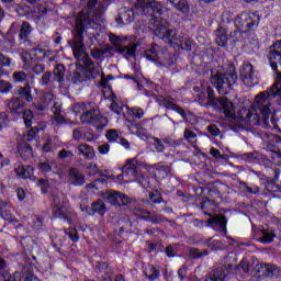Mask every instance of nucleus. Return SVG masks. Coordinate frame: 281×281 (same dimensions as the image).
Masks as SVG:
<instances>
[{
	"instance_id": "obj_12",
	"label": "nucleus",
	"mask_w": 281,
	"mask_h": 281,
	"mask_svg": "<svg viewBox=\"0 0 281 281\" xmlns=\"http://www.w3.org/2000/svg\"><path fill=\"white\" fill-rule=\"evenodd\" d=\"M254 273H259L263 278H277L280 273L278 266L271 263H257L252 269Z\"/></svg>"
},
{
	"instance_id": "obj_64",
	"label": "nucleus",
	"mask_w": 281,
	"mask_h": 281,
	"mask_svg": "<svg viewBox=\"0 0 281 281\" xmlns=\"http://www.w3.org/2000/svg\"><path fill=\"white\" fill-rule=\"evenodd\" d=\"M38 170L43 172V175H47V172H52V165L49 162H41Z\"/></svg>"
},
{
	"instance_id": "obj_32",
	"label": "nucleus",
	"mask_w": 281,
	"mask_h": 281,
	"mask_svg": "<svg viewBox=\"0 0 281 281\" xmlns=\"http://www.w3.org/2000/svg\"><path fill=\"white\" fill-rule=\"evenodd\" d=\"M146 8H150V10H153V12H155V14H164V12L166 10L164 8V5H161L156 0H149L148 2H146Z\"/></svg>"
},
{
	"instance_id": "obj_6",
	"label": "nucleus",
	"mask_w": 281,
	"mask_h": 281,
	"mask_svg": "<svg viewBox=\"0 0 281 281\" xmlns=\"http://www.w3.org/2000/svg\"><path fill=\"white\" fill-rule=\"evenodd\" d=\"M206 94H207L209 102L213 104V106H220V109H222L226 117L236 116V110L234 109V103L229 101V99L225 97L216 98V95L214 94V89H212V87L206 88Z\"/></svg>"
},
{
	"instance_id": "obj_40",
	"label": "nucleus",
	"mask_w": 281,
	"mask_h": 281,
	"mask_svg": "<svg viewBox=\"0 0 281 281\" xmlns=\"http://www.w3.org/2000/svg\"><path fill=\"white\" fill-rule=\"evenodd\" d=\"M204 245H206V247H210V249L215 251L216 249H221L223 241L218 239L209 238L204 240Z\"/></svg>"
},
{
	"instance_id": "obj_42",
	"label": "nucleus",
	"mask_w": 281,
	"mask_h": 281,
	"mask_svg": "<svg viewBox=\"0 0 281 281\" xmlns=\"http://www.w3.org/2000/svg\"><path fill=\"white\" fill-rule=\"evenodd\" d=\"M22 117L24 120L25 126L30 128V126H32V120H34V113L32 112V110H24L22 112Z\"/></svg>"
},
{
	"instance_id": "obj_31",
	"label": "nucleus",
	"mask_w": 281,
	"mask_h": 281,
	"mask_svg": "<svg viewBox=\"0 0 281 281\" xmlns=\"http://www.w3.org/2000/svg\"><path fill=\"white\" fill-rule=\"evenodd\" d=\"M106 213V205H104V201L98 200L92 204V214H100V216H104Z\"/></svg>"
},
{
	"instance_id": "obj_56",
	"label": "nucleus",
	"mask_w": 281,
	"mask_h": 281,
	"mask_svg": "<svg viewBox=\"0 0 281 281\" xmlns=\"http://www.w3.org/2000/svg\"><path fill=\"white\" fill-rule=\"evenodd\" d=\"M116 205L117 206L128 205V196H126L125 194H122L121 192H117Z\"/></svg>"
},
{
	"instance_id": "obj_62",
	"label": "nucleus",
	"mask_w": 281,
	"mask_h": 281,
	"mask_svg": "<svg viewBox=\"0 0 281 281\" xmlns=\"http://www.w3.org/2000/svg\"><path fill=\"white\" fill-rule=\"evenodd\" d=\"M183 137L184 139H187V142H194V138L196 137V133H194L192 130H184V133H183Z\"/></svg>"
},
{
	"instance_id": "obj_27",
	"label": "nucleus",
	"mask_w": 281,
	"mask_h": 281,
	"mask_svg": "<svg viewBox=\"0 0 281 281\" xmlns=\"http://www.w3.org/2000/svg\"><path fill=\"white\" fill-rule=\"evenodd\" d=\"M133 212L139 221H150L153 214V212L143 207H135Z\"/></svg>"
},
{
	"instance_id": "obj_8",
	"label": "nucleus",
	"mask_w": 281,
	"mask_h": 281,
	"mask_svg": "<svg viewBox=\"0 0 281 281\" xmlns=\"http://www.w3.org/2000/svg\"><path fill=\"white\" fill-rule=\"evenodd\" d=\"M113 46H115L114 52L121 54L124 58H135V53L137 52V44H130L127 46H122V38L115 35L110 37Z\"/></svg>"
},
{
	"instance_id": "obj_19",
	"label": "nucleus",
	"mask_w": 281,
	"mask_h": 281,
	"mask_svg": "<svg viewBox=\"0 0 281 281\" xmlns=\"http://www.w3.org/2000/svg\"><path fill=\"white\" fill-rule=\"evenodd\" d=\"M65 65L57 64L53 69V82H65Z\"/></svg>"
},
{
	"instance_id": "obj_55",
	"label": "nucleus",
	"mask_w": 281,
	"mask_h": 281,
	"mask_svg": "<svg viewBox=\"0 0 281 281\" xmlns=\"http://www.w3.org/2000/svg\"><path fill=\"white\" fill-rule=\"evenodd\" d=\"M149 201H151V203H162L164 202V198L161 196V193L159 192H150L149 193Z\"/></svg>"
},
{
	"instance_id": "obj_24",
	"label": "nucleus",
	"mask_w": 281,
	"mask_h": 281,
	"mask_svg": "<svg viewBox=\"0 0 281 281\" xmlns=\"http://www.w3.org/2000/svg\"><path fill=\"white\" fill-rule=\"evenodd\" d=\"M215 43L218 47H227V34L225 33V29H217L215 32Z\"/></svg>"
},
{
	"instance_id": "obj_39",
	"label": "nucleus",
	"mask_w": 281,
	"mask_h": 281,
	"mask_svg": "<svg viewBox=\"0 0 281 281\" xmlns=\"http://www.w3.org/2000/svg\"><path fill=\"white\" fill-rule=\"evenodd\" d=\"M86 80H89L87 78V74H85V69L81 71H75L72 74V81L75 85H80V82H85Z\"/></svg>"
},
{
	"instance_id": "obj_30",
	"label": "nucleus",
	"mask_w": 281,
	"mask_h": 281,
	"mask_svg": "<svg viewBox=\"0 0 281 281\" xmlns=\"http://www.w3.org/2000/svg\"><path fill=\"white\" fill-rule=\"evenodd\" d=\"M144 276H146L148 280H157V278H159V270L149 265L144 268Z\"/></svg>"
},
{
	"instance_id": "obj_41",
	"label": "nucleus",
	"mask_w": 281,
	"mask_h": 281,
	"mask_svg": "<svg viewBox=\"0 0 281 281\" xmlns=\"http://www.w3.org/2000/svg\"><path fill=\"white\" fill-rule=\"evenodd\" d=\"M88 106H91L90 103H75L72 106V111L74 113H76V115H83L85 111H87Z\"/></svg>"
},
{
	"instance_id": "obj_33",
	"label": "nucleus",
	"mask_w": 281,
	"mask_h": 281,
	"mask_svg": "<svg viewBox=\"0 0 281 281\" xmlns=\"http://www.w3.org/2000/svg\"><path fill=\"white\" fill-rule=\"evenodd\" d=\"M150 140H151V146L154 147V150H156V153L166 151V145H164V140L161 138L151 136Z\"/></svg>"
},
{
	"instance_id": "obj_36",
	"label": "nucleus",
	"mask_w": 281,
	"mask_h": 281,
	"mask_svg": "<svg viewBox=\"0 0 281 281\" xmlns=\"http://www.w3.org/2000/svg\"><path fill=\"white\" fill-rule=\"evenodd\" d=\"M19 153L22 159H30L33 155L32 146L25 144L19 148Z\"/></svg>"
},
{
	"instance_id": "obj_1",
	"label": "nucleus",
	"mask_w": 281,
	"mask_h": 281,
	"mask_svg": "<svg viewBox=\"0 0 281 281\" xmlns=\"http://www.w3.org/2000/svg\"><path fill=\"white\" fill-rule=\"evenodd\" d=\"M100 19L102 14L98 13L94 15V19H91L89 12L82 11L76 18L75 29L72 31L74 38L68 42L70 47H72L74 56L80 65L86 67L85 74L88 80L91 78H98L102 68L99 64H95L91 60V57L85 52V32L100 25Z\"/></svg>"
},
{
	"instance_id": "obj_28",
	"label": "nucleus",
	"mask_w": 281,
	"mask_h": 281,
	"mask_svg": "<svg viewBox=\"0 0 281 281\" xmlns=\"http://www.w3.org/2000/svg\"><path fill=\"white\" fill-rule=\"evenodd\" d=\"M239 190H243L245 194H260V187L258 186L249 187L247 182H243V181L239 182Z\"/></svg>"
},
{
	"instance_id": "obj_63",
	"label": "nucleus",
	"mask_w": 281,
	"mask_h": 281,
	"mask_svg": "<svg viewBox=\"0 0 281 281\" xmlns=\"http://www.w3.org/2000/svg\"><path fill=\"white\" fill-rule=\"evenodd\" d=\"M52 124H55V126L65 124V116H63V114H54L52 116Z\"/></svg>"
},
{
	"instance_id": "obj_59",
	"label": "nucleus",
	"mask_w": 281,
	"mask_h": 281,
	"mask_svg": "<svg viewBox=\"0 0 281 281\" xmlns=\"http://www.w3.org/2000/svg\"><path fill=\"white\" fill-rule=\"evenodd\" d=\"M225 262L228 265H237L238 256L236 255V252H228V255L225 257Z\"/></svg>"
},
{
	"instance_id": "obj_45",
	"label": "nucleus",
	"mask_w": 281,
	"mask_h": 281,
	"mask_svg": "<svg viewBox=\"0 0 281 281\" xmlns=\"http://www.w3.org/2000/svg\"><path fill=\"white\" fill-rule=\"evenodd\" d=\"M104 54H109V48L100 49V48H93L91 49V56L94 58V60H100L104 58Z\"/></svg>"
},
{
	"instance_id": "obj_49",
	"label": "nucleus",
	"mask_w": 281,
	"mask_h": 281,
	"mask_svg": "<svg viewBox=\"0 0 281 281\" xmlns=\"http://www.w3.org/2000/svg\"><path fill=\"white\" fill-rule=\"evenodd\" d=\"M105 137L108 142H111L113 144L117 142V139H120V134L117 133V130H109L105 134Z\"/></svg>"
},
{
	"instance_id": "obj_22",
	"label": "nucleus",
	"mask_w": 281,
	"mask_h": 281,
	"mask_svg": "<svg viewBox=\"0 0 281 281\" xmlns=\"http://www.w3.org/2000/svg\"><path fill=\"white\" fill-rule=\"evenodd\" d=\"M53 214L55 218H64L67 223H71V218H69V211H67V207L65 206L55 205Z\"/></svg>"
},
{
	"instance_id": "obj_53",
	"label": "nucleus",
	"mask_w": 281,
	"mask_h": 281,
	"mask_svg": "<svg viewBox=\"0 0 281 281\" xmlns=\"http://www.w3.org/2000/svg\"><path fill=\"white\" fill-rule=\"evenodd\" d=\"M113 99H112V103L110 105V109L116 113V115H122V105L117 104V101H115V94H112Z\"/></svg>"
},
{
	"instance_id": "obj_34",
	"label": "nucleus",
	"mask_w": 281,
	"mask_h": 281,
	"mask_svg": "<svg viewBox=\"0 0 281 281\" xmlns=\"http://www.w3.org/2000/svg\"><path fill=\"white\" fill-rule=\"evenodd\" d=\"M30 34H32V25L30 24V22H23L20 27V35H19L21 41H25V38H27Z\"/></svg>"
},
{
	"instance_id": "obj_54",
	"label": "nucleus",
	"mask_w": 281,
	"mask_h": 281,
	"mask_svg": "<svg viewBox=\"0 0 281 281\" xmlns=\"http://www.w3.org/2000/svg\"><path fill=\"white\" fill-rule=\"evenodd\" d=\"M10 91H12V83L0 80V93H10Z\"/></svg>"
},
{
	"instance_id": "obj_51",
	"label": "nucleus",
	"mask_w": 281,
	"mask_h": 281,
	"mask_svg": "<svg viewBox=\"0 0 281 281\" xmlns=\"http://www.w3.org/2000/svg\"><path fill=\"white\" fill-rule=\"evenodd\" d=\"M66 235L72 240V243H78L80 240V236H78V231L74 227H70L65 231Z\"/></svg>"
},
{
	"instance_id": "obj_43",
	"label": "nucleus",
	"mask_w": 281,
	"mask_h": 281,
	"mask_svg": "<svg viewBox=\"0 0 281 281\" xmlns=\"http://www.w3.org/2000/svg\"><path fill=\"white\" fill-rule=\"evenodd\" d=\"M53 72L52 71H46L42 75L41 79H40V85L42 87H49V85L52 83V81H54V79H52Z\"/></svg>"
},
{
	"instance_id": "obj_29",
	"label": "nucleus",
	"mask_w": 281,
	"mask_h": 281,
	"mask_svg": "<svg viewBox=\"0 0 281 281\" xmlns=\"http://www.w3.org/2000/svg\"><path fill=\"white\" fill-rule=\"evenodd\" d=\"M97 269H99V271L102 273L104 272L105 276H102V280L103 281H111V273L112 270L111 268H109V265H106V262L101 261L97 265Z\"/></svg>"
},
{
	"instance_id": "obj_35",
	"label": "nucleus",
	"mask_w": 281,
	"mask_h": 281,
	"mask_svg": "<svg viewBox=\"0 0 281 281\" xmlns=\"http://www.w3.org/2000/svg\"><path fill=\"white\" fill-rule=\"evenodd\" d=\"M120 21H124L125 25L135 21V12L133 10H126L120 14Z\"/></svg>"
},
{
	"instance_id": "obj_16",
	"label": "nucleus",
	"mask_w": 281,
	"mask_h": 281,
	"mask_svg": "<svg viewBox=\"0 0 281 281\" xmlns=\"http://www.w3.org/2000/svg\"><path fill=\"white\" fill-rule=\"evenodd\" d=\"M207 226H215L220 232L227 233V217L224 215H215L206 221Z\"/></svg>"
},
{
	"instance_id": "obj_60",
	"label": "nucleus",
	"mask_w": 281,
	"mask_h": 281,
	"mask_svg": "<svg viewBox=\"0 0 281 281\" xmlns=\"http://www.w3.org/2000/svg\"><path fill=\"white\" fill-rule=\"evenodd\" d=\"M10 65H12V59L3 53H0V67H10Z\"/></svg>"
},
{
	"instance_id": "obj_20",
	"label": "nucleus",
	"mask_w": 281,
	"mask_h": 281,
	"mask_svg": "<svg viewBox=\"0 0 281 281\" xmlns=\"http://www.w3.org/2000/svg\"><path fill=\"white\" fill-rule=\"evenodd\" d=\"M18 177L21 179H30L34 175V168L32 166L19 165L15 169Z\"/></svg>"
},
{
	"instance_id": "obj_48",
	"label": "nucleus",
	"mask_w": 281,
	"mask_h": 281,
	"mask_svg": "<svg viewBox=\"0 0 281 281\" xmlns=\"http://www.w3.org/2000/svg\"><path fill=\"white\" fill-rule=\"evenodd\" d=\"M38 137V130L36 127H33L27 131V133L24 135V142H33V139H36Z\"/></svg>"
},
{
	"instance_id": "obj_38",
	"label": "nucleus",
	"mask_w": 281,
	"mask_h": 281,
	"mask_svg": "<svg viewBox=\"0 0 281 281\" xmlns=\"http://www.w3.org/2000/svg\"><path fill=\"white\" fill-rule=\"evenodd\" d=\"M274 238H276V234L269 233L267 231H261V237L259 238V243L267 245L269 243H273Z\"/></svg>"
},
{
	"instance_id": "obj_37",
	"label": "nucleus",
	"mask_w": 281,
	"mask_h": 281,
	"mask_svg": "<svg viewBox=\"0 0 281 281\" xmlns=\"http://www.w3.org/2000/svg\"><path fill=\"white\" fill-rule=\"evenodd\" d=\"M210 254V251L207 250H203L201 251L199 248H189V256L190 258H193V259H199V258H203V256H207Z\"/></svg>"
},
{
	"instance_id": "obj_10",
	"label": "nucleus",
	"mask_w": 281,
	"mask_h": 281,
	"mask_svg": "<svg viewBox=\"0 0 281 281\" xmlns=\"http://www.w3.org/2000/svg\"><path fill=\"white\" fill-rule=\"evenodd\" d=\"M268 60L271 69L278 71V65L281 67V41L276 42L269 47Z\"/></svg>"
},
{
	"instance_id": "obj_46",
	"label": "nucleus",
	"mask_w": 281,
	"mask_h": 281,
	"mask_svg": "<svg viewBox=\"0 0 281 281\" xmlns=\"http://www.w3.org/2000/svg\"><path fill=\"white\" fill-rule=\"evenodd\" d=\"M247 32H243L241 30H235L234 32H231V38H234L237 43H243L245 41V35Z\"/></svg>"
},
{
	"instance_id": "obj_21",
	"label": "nucleus",
	"mask_w": 281,
	"mask_h": 281,
	"mask_svg": "<svg viewBox=\"0 0 281 281\" xmlns=\"http://www.w3.org/2000/svg\"><path fill=\"white\" fill-rule=\"evenodd\" d=\"M225 276V269L216 268L207 274L205 281H224Z\"/></svg>"
},
{
	"instance_id": "obj_18",
	"label": "nucleus",
	"mask_w": 281,
	"mask_h": 281,
	"mask_svg": "<svg viewBox=\"0 0 281 281\" xmlns=\"http://www.w3.org/2000/svg\"><path fill=\"white\" fill-rule=\"evenodd\" d=\"M159 54H161V46L158 44H153L150 49L145 50V57L153 63L160 60L161 57H159Z\"/></svg>"
},
{
	"instance_id": "obj_17",
	"label": "nucleus",
	"mask_w": 281,
	"mask_h": 281,
	"mask_svg": "<svg viewBox=\"0 0 281 281\" xmlns=\"http://www.w3.org/2000/svg\"><path fill=\"white\" fill-rule=\"evenodd\" d=\"M69 181L72 186H85V175L76 168L69 170Z\"/></svg>"
},
{
	"instance_id": "obj_61",
	"label": "nucleus",
	"mask_w": 281,
	"mask_h": 281,
	"mask_svg": "<svg viewBox=\"0 0 281 281\" xmlns=\"http://www.w3.org/2000/svg\"><path fill=\"white\" fill-rule=\"evenodd\" d=\"M105 201L111 205H117V192H110L105 195Z\"/></svg>"
},
{
	"instance_id": "obj_57",
	"label": "nucleus",
	"mask_w": 281,
	"mask_h": 281,
	"mask_svg": "<svg viewBox=\"0 0 281 281\" xmlns=\"http://www.w3.org/2000/svg\"><path fill=\"white\" fill-rule=\"evenodd\" d=\"M245 161H255V159H260V154L252 151V153H246L241 156Z\"/></svg>"
},
{
	"instance_id": "obj_14",
	"label": "nucleus",
	"mask_w": 281,
	"mask_h": 281,
	"mask_svg": "<svg viewBox=\"0 0 281 281\" xmlns=\"http://www.w3.org/2000/svg\"><path fill=\"white\" fill-rule=\"evenodd\" d=\"M172 97H165L160 99V104L161 106H165V109H169L170 111H176V113H179L183 120H188V113H186V110H183L181 106L178 104H175L172 101Z\"/></svg>"
},
{
	"instance_id": "obj_7",
	"label": "nucleus",
	"mask_w": 281,
	"mask_h": 281,
	"mask_svg": "<svg viewBox=\"0 0 281 281\" xmlns=\"http://www.w3.org/2000/svg\"><path fill=\"white\" fill-rule=\"evenodd\" d=\"M260 15L254 12H241L235 18V26L241 32H250L254 27H258Z\"/></svg>"
},
{
	"instance_id": "obj_11",
	"label": "nucleus",
	"mask_w": 281,
	"mask_h": 281,
	"mask_svg": "<svg viewBox=\"0 0 281 281\" xmlns=\"http://www.w3.org/2000/svg\"><path fill=\"white\" fill-rule=\"evenodd\" d=\"M239 78L246 87H254V85H257L258 81H256V78L254 77V66L249 63L244 64L239 68Z\"/></svg>"
},
{
	"instance_id": "obj_23",
	"label": "nucleus",
	"mask_w": 281,
	"mask_h": 281,
	"mask_svg": "<svg viewBox=\"0 0 281 281\" xmlns=\"http://www.w3.org/2000/svg\"><path fill=\"white\" fill-rule=\"evenodd\" d=\"M78 153L79 155H83L86 159H93L95 157V151L93 150V147L87 144H80L78 146Z\"/></svg>"
},
{
	"instance_id": "obj_26",
	"label": "nucleus",
	"mask_w": 281,
	"mask_h": 281,
	"mask_svg": "<svg viewBox=\"0 0 281 281\" xmlns=\"http://www.w3.org/2000/svg\"><path fill=\"white\" fill-rule=\"evenodd\" d=\"M47 12H49V7L47 5V3L38 4L33 8V14L35 19L38 20L43 19V16H46Z\"/></svg>"
},
{
	"instance_id": "obj_58",
	"label": "nucleus",
	"mask_w": 281,
	"mask_h": 281,
	"mask_svg": "<svg viewBox=\"0 0 281 281\" xmlns=\"http://www.w3.org/2000/svg\"><path fill=\"white\" fill-rule=\"evenodd\" d=\"M44 105H41V106H38L37 109H38V111H45V108L46 106H49V102H52V100H54V94H52V93H46V94H44Z\"/></svg>"
},
{
	"instance_id": "obj_25",
	"label": "nucleus",
	"mask_w": 281,
	"mask_h": 281,
	"mask_svg": "<svg viewBox=\"0 0 281 281\" xmlns=\"http://www.w3.org/2000/svg\"><path fill=\"white\" fill-rule=\"evenodd\" d=\"M172 3L176 10L182 12V14H188L190 12V4H188V0H169Z\"/></svg>"
},
{
	"instance_id": "obj_15",
	"label": "nucleus",
	"mask_w": 281,
	"mask_h": 281,
	"mask_svg": "<svg viewBox=\"0 0 281 281\" xmlns=\"http://www.w3.org/2000/svg\"><path fill=\"white\" fill-rule=\"evenodd\" d=\"M14 95H18L20 100H25V102H33L34 97L32 95V86L26 82L24 87H16L14 90Z\"/></svg>"
},
{
	"instance_id": "obj_50",
	"label": "nucleus",
	"mask_w": 281,
	"mask_h": 281,
	"mask_svg": "<svg viewBox=\"0 0 281 281\" xmlns=\"http://www.w3.org/2000/svg\"><path fill=\"white\" fill-rule=\"evenodd\" d=\"M3 281H21V273L14 272L13 274H10L9 272L2 273Z\"/></svg>"
},
{
	"instance_id": "obj_2",
	"label": "nucleus",
	"mask_w": 281,
	"mask_h": 281,
	"mask_svg": "<svg viewBox=\"0 0 281 281\" xmlns=\"http://www.w3.org/2000/svg\"><path fill=\"white\" fill-rule=\"evenodd\" d=\"M281 86L280 83L272 85L268 90L259 92L255 97L252 105L241 108L238 111L237 117L241 124H250V126H258L260 120L267 122L271 115V104L277 102L280 104Z\"/></svg>"
},
{
	"instance_id": "obj_47",
	"label": "nucleus",
	"mask_w": 281,
	"mask_h": 281,
	"mask_svg": "<svg viewBox=\"0 0 281 281\" xmlns=\"http://www.w3.org/2000/svg\"><path fill=\"white\" fill-rule=\"evenodd\" d=\"M172 170L170 169V167L168 166H160L157 171L156 175L158 177H160L161 179H166V177H170Z\"/></svg>"
},
{
	"instance_id": "obj_52",
	"label": "nucleus",
	"mask_w": 281,
	"mask_h": 281,
	"mask_svg": "<svg viewBox=\"0 0 281 281\" xmlns=\"http://www.w3.org/2000/svg\"><path fill=\"white\" fill-rule=\"evenodd\" d=\"M12 78L14 82H25L27 80V74H25V71H15Z\"/></svg>"
},
{
	"instance_id": "obj_5",
	"label": "nucleus",
	"mask_w": 281,
	"mask_h": 281,
	"mask_svg": "<svg viewBox=\"0 0 281 281\" xmlns=\"http://www.w3.org/2000/svg\"><path fill=\"white\" fill-rule=\"evenodd\" d=\"M80 120L83 124H91L97 128L99 133L104 131V127L109 124V119L100 114L94 108H89L80 115Z\"/></svg>"
},
{
	"instance_id": "obj_9",
	"label": "nucleus",
	"mask_w": 281,
	"mask_h": 281,
	"mask_svg": "<svg viewBox=\"0 0 281 281\" xmlns=\"http://www.w3.org/2000/svg\"><path fill=\"white\" fill-rule=\"evenodd\" d=\"M122 172L136 181H142V179H144L142 170L139 169V160H137V158L127 159L122 168Z\"/></svg>"
},
{
	"instance_id": "obj_4",
	"label": "nucleus",
	"mask_w": 281,
	"mask_h": 281,
	"mask_svg": "<svg viewBox=\"0 0 281 281\" xmlns=\"http://www.w3.org/2000/svg\"><path fill=\"white\" fill-rule=\"evenodd\" d=\"M170 27V22L164 18H151L149 20V30L169 45H179L177 41V30L168 29Z\"/></svg>"
},
{
	"instance_id": "obj_3",
	"label": "nucleus",
	"mask_w": 281,
	"mask_h": 281,
	"mask_svg": "<svg viewBox=\"0 0 281 281\" xmlns=\"http://www.w3.org/2000/svg\"><path fill=\"white\" fill-rule=\"evenodd\" d=\"M238 81V74H236V67L231 65L226 72H217L211 75V85L216 88L220 95H227L234 91L236 82Z\"/></svg>"
},
{
	"instance_id": "obj_44",
	"label": "nucleus",
	"mask_w": 281,
	"mask_h": 281,
	"mask_svg": "<svg viewBox=\"0 0 281 281\" xmlns=\"http://www.w3.org/2000/svg\"><path fill=\"white\" fill-rule=\"evenodd\" d=\"M149 221L153 225H159L161 223L168 222V220L164 215L157 213H151Z\"/></svg>"
},
{
	"instance_id": "obj_13",
	"label": "nucleus",
	"mask_w": 281,
	"mask_h": 281,
	"mask_svg": "<svg viewBox=\"0 0 281 281\" xmlns=\"http://www.w3.org/2000/svg\"><path fill=\"white\" fill-rule=\"evenodd\" d=\"M7 106L12 115H22L25 111V101L19 97H12L7 101Z\"/></svg>"
}]
</instances>
